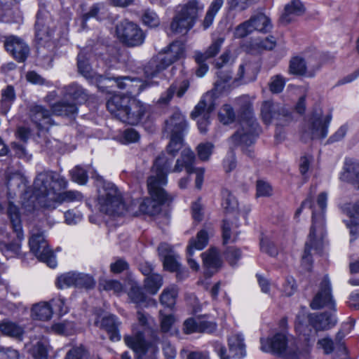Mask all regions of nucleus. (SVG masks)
I'll return each mask as SVG.
<instances>
[{
	"mask_svg": "<svg viewBox=\"0 0 359 359\" xmlns=\"http://www.w3.org/2000/svg\"><path fill=\"white\" fill-rule=\"evenodd\" d=\"M327 201V194L325 192H322L318 196L315 204H313L311 201L307 198L302 202L300 208L295 212V217H297L305 207L308 206L309 208L312 209V224L302 260V264L306 270H310L311 266V251H318L320 248L322 240L325 234V212Z\"/></svg>",
	"mask_w": 359,
	"mask_h": 359,
	"instance_id": "obj_1",
	"label": "nucleus"
},
{
	"mask_svg": "<svg viewBox=\"0 0 359 359\" xmlns=\"http://www.w3.org/2000/svg\"><path fill=\"white\" fill-rule=\"evenodd\" d=\"M172 160L163 156L158 158L151 167L147 179V187L150 198H146L140 205V210L144 214L155 215L161 211V206L168 196L163 187L167 184L168 172L170 170Z\"/></svg>",
	"mask_w": 359,
	"mask_h": 359,
	"instance_id": "obj_2",
	"label": "nucleus"
},
{
	"mask_svg": "<svg viewBox=\"0 0 359 359\" xmlns=\"http://www.w3.org/2000/svg\"><path fill=\"white\" fill-rule=\"evenodd\" d=\"M67 186L66 179L55 172L46 170L39 173L34 182V194L39 204L45 208L55 209L57 193Z\"/></svg>",
	"mask_w": 359,
	"mask_h": 359,
	"instance_id": "obj_3",
	"label": "nucleus"
},
{
	"mask_svg": "<svg viewBox=\"0 0 359 359\" xmlns=\"http://www.w3.org/2000/svg\"><path fill=\"white\" fill-rule=\"evenodd\" d=\"M7 215L15 237L0 226V250L4 256L11 257L20 253L24 232L19 208L13 202L8 203Z\"/></svg>",
	"mask_w": 359,
	"mask_h": 359,
	"instance_id": "obj_4",
	"label": "nucleus"
},
{
	"mask_svg": "<svg viewBox=\"0 0 359 359\" xmlns=\"http://www.w3.org/2000/svg\"><path fill=\"white\" fill-rule=\"evenodd\" d=\"M107 107L121 121L130 125L139 123L145 113V107L130 96L115 95L107 102Z\"/></svg>",
	"mask_w": 359,
	"mask_h": 359,
	"instance_id": "obj_5",
	"label": "nucleus"
},
{
	"mask_svg": "<svg viewBox=\"0 0 359 359\" xmlns=\"http://www.w3.org/2000/svg\"><path fill=\"white\" fill-rule=\"evenodd\" d=\"M204 7L201 0H186L179 4L170 24L172 32L178 34L187 32L194 27Z\"/></svg>",
	"mask_w": 359,
	"mask_h": 359,
	"instance_id": "obj_6",
	"label": "nucleus"
},
{
	"mask_svg": "<svg viewBox=\"0 0 359 359\" xmlns=\"http://www.w3.org/2000/svg\"><path fill=\"white\" fill-rule=\"evenodd\" d=\"M98 204L100 211L111 215H123L131 212L134 202L126 205L121 192L111 182H104L100 191Z\"/></svg>",
	"mask_w": 359,
	"mask_h": 359,
	"instance_id": "obj_7",
	"label": "nucleus"
},
{
	"mask_svg": "<svg viewBox=\"0 0 359 359\" xmlns=\"http://www.w3.org/2000/svg\"><path fill=\"white\" fill-rule=\"evenodd\" d=\"M257 135V123L249 112L245 118L241 120L236 132L229 138L231 147L241 146L243 153L250 158L254 157V152L250 146L254 144Z\"/></svg>",
	"mask_w": 359,
	"mask_h": 359,
	"instance_id": "obj_8",
	"label": "nucleus"
},
{
	"mask_svg": "<svg viewBox=\"0 0 359 359\" xmlns=\"http://www.w3.org/2000/svg\"><path fill=\"white\" fill-rule=\"evenodd\" d=\"M51 109L52 112L41 105L33 106L30 109V118L39 128H45L52 124V114L57 116H72L78 111L77 104L74 102H59L53 104Z\"/></svg>",
	"mask_w": 359,
	"mask_h": 359,
	"instance_id": "obj_9",
	"label": "nucleus"
},
{
	"mask_svg": "<svg viewBox=\"0 0 359 359\" xmlns=\"http://www.w3.org/2000/svg\"><path fill=\"white\" fill-rule=\"evenodd\" d=\"M331 116L316 109L305 120L301 128V138L304 142L325 138L327 135Z\"/></svg>",
	"mask_w": 359,
	"mask_h": 359,
	"instance_id": "obj_10",
	"label": "nucleus"
},
{
	"mask_svg": "<svg viewBox=\"0 0 359 359\" xmlns=\"http://www.w3.org/2000/svg\"><path fill=\"white\" fill-rule=\"evenodd\" d=\"M117 39L128 47H136L143 44L145 34L136 23L123 20L119 22L115 29Z\"/></svg>",
	"mask_w": 359,
	"mask_h": 359,
	"instance_id": "obj_11",
	"label": "nucleus"
},
{
	"mask_svg": "<svg viewBox=\"0 0 359 359\" xmlns=\"http://www.w3.org/2000/svg\"><path fill=\"white\" fill-rule=\"evenodd\" d=\"M29 245L30 251L39 260L46 263L50 268H55L57 266L55 257L50 249L43 232L32 230Z\"/></svg>",
	"mask_w": 359,
	"mask_h": 359,
	"instance_id": "obj_12",
	"label": "nucleus"
},
{
	"mask_svg": "<svg viewBox=\"0 0 359 359\" xmlns=\"http://www.w3.org/2000/svg\"><path fill=\"white\" fill-rule=\"evenodd\" d=\"M215 103L213 93L205 94L195 107L191 117L197 119L198 127L201 133H205L210 124V114L215 109Z\"/></svg>",
	"mask_w": 359,
	"mask_h": 359,
	"instance_id": "obj_13",
	"label": "nucleus"
},
{
	"mask_svg": "<svg viewBox=\"0 0 359 359\" xmlns=\"http://www.w3.org/2000/svg\"><path fill=\"white\" fill-rule=\"evenodd\" d=\"M261 114L263 121L266 124L276 121L278 126H283L289 124L292 120L291 113L287 109L271 101L263 102Z\"/></svg>",
	"mask_w": 359,
	"mask_h": 359,
	"instance_id": "obj_14",
	"label": "nucleus"
},
{
	"mask_svg": "<svg viewBox=\"0 0 359 359\" xmlns=\"http://www.w3.org/2000/svg\"><path fill=\"white\" fill-rule=\"evenodd\" d=\"M272 27L270 18L259 12L253 15L250 20L240 24L235 29L234 35L237 38H243L254 31L267 32Z\"/></svg>",
	"mask_w": 359,
	"mask_h": 359,
	"instance_id": "obj_15",
	"label": "nucleus"
},
{
	"mask_svg": "<svg viewBox=\"0 0 359 359\" xmlns=\"http://www.w3.org/2000/svg\"><path fill=\"white\" fill-rule=\"evenodd\" d=\"M317 57L318 55H316L315 58H302L299 56L292 57L290 61L289 73L295 76L313 77L321 66Z\"/></svg>",
	"mask_w": 359,
	"mask_h": 359,
	"instance_id": "obj_16",
	"label": "nucleus"
},
{
	"mask_svg": "<svg viewBox=\"0 0 359 359\" xmlns=\"http://www.w3.org/2000/svg\"><path fill=\"white\" fill-rule=\"evenodd\" d=\"M324 306L331 309L334 306L330 282L327 277H325L320 283V290L311 303V307L315 310L320 309Z\"/></svg>",
	"mask_w": 359,
	"mask_h": 359,
	"instance_id": "obj_17",
	"label": "nucleus"
},
{
	"mask_svg": "<svg viewBox=\"0 0 359 359\" xmlns=\"http://www.w3.org/2000/svg\"><path fill=\"white\" fill-rule=\"evenodd\" d=\"M4 46L6 50L19 62L25 61L28 56L29 47L21 39L17 36H10L6 37Z\"/></svg>",
	"mask_w": 359,
	"mask_h": 359,
	"instance_id": "obj_18",
	"label": "nucleus"
},
{
	"mask_svg": "<svg viewBox=\"0 0 359 359\" xmlns=\"http://www.w3.org/2000/svg\"><path fill=\"white\" fill-rule=\"evenodd\" d=\"M158 254L162 257L163 267L170 272L177 271L180 269V256L172 250L168 243H161L158 248Z\"/></svg>",
	"mask_w": 359,
	"mask_h": 359,
	"instance_id": "obj_19",
	"label": "nucleus"
},
{
	"mask_svg": "<svg viewBox=\"0 0 359 359\" xmlns=\"http://www.w3.org/2000/svg\"><path fill=\"white\" fill-rule=\"evenodd\" d=\"M261 349L264 352L282 355L287 348V339L285 334L277 333L273 337L261 339Z\"/></svg>",
	"mask_w": 359,
	"mask_h": 359,
	"instance_id": "obj_20",
	"label": "nucleus"
},
{
	"mask_svg": "<svg viewBox=\"0 0 359 359\" xmlns=\"http://www.w3.org/2000/svg\"><path fill=\"white\" fill-rule=\"evenodd\" d=\"M105 81L113 82L116 83L120 89H127L128 96L132 97L133 95L139 94L143 90V84L137 79H130L128 76L113 77L104 79Z\"/></svg>",
	"mask_w": 359,
	"mask_h": 359,
	"instance_id": "obj_21",
	"label": "nucleus"
},
{
	"mask_svg": "<svg viewBox=\"0 0 359 359\" xmlns=\"http://www.w3.org/2000/svg\"><path fill=\"white\" fill-rule=\"evenodd\" d=\"M187 128L184 116L179 111H175L169 119L165 121V130L170 135H184Z\"/></svg>",
	"mask_w": 359,
	"mask_h": 359,
	"instance_id": "obj_22",
	"label": "nucleus"
},
{
	"mask_svg": "<svg viewBox=\"0 0 359 359\" xmlns=\"http://www.w3.org/2000/svg\"><path fill=\"white\" fill-rule=\"evenodd\" d=\"M344 211L349 217V220L346 221V224L347 227L350 229L351 236L350 241L352 242L359 234L357 227L359 225V202L346 205Z\"/></svg>",
	"mask_w": 359,
	"mask_h": 359,
	"instance_id": "obj_23",
	"label": "nucleus"
},
{
	"mask_svg": "<svg viewBox=\"0 0 359 359\" xmlns=\"http://www.w3.org/2000/svg\"><path fill=\"white\" fill-rule=\"evenodd\" d=\"M184 45L181 41H174L164 50L163 53L158 55L162 58V62L170 66L184 55Z\"/></svg>",
	"mask_w": 359,
	"mask_h": 359,
	"instance_id": "obj_24",
	"label": "nucleus"
},
{
	"mask_svg": "<svg viewBox=\"0 0 359 359\" xmlns=\"http://www.w3.org/2000/svg\"><path fill=\"white\" fill-rule=\"evenodd\" d=\"M195 160V156L192 151L188 149H185L182 151L180 157L177 160L174 168L172 169V164L170 165V172H180L184 168L186 169L187 172L190 174L194 172L193 164Z\"/></svg>",
	"mask_w": 359,
	"mask_h": 359,
	"instance_id": "obj_25",
	"label": "nucleus"
},
{
	"mask_svg": "<svg viewBox=\"0 0 359 359\" xmlns=\"http://www.w3.org/2000/svg\"><path fill=\"white\" fill-rule=\"evenodd\" d=\"M259 72L258 65L255 62H245L239 66L236 80L247 83L256 79Z\"/></svg>",
	"mask_w": 359,
	"mask_h": 359,
	"instance_id": "obj_26",
	"label": "nucleus"
},
{
	"mask_svg": "<svg viewBox=\"0 0 359 359\" xmlns=\"http://www.w3.org/2000/svg\"><path fill=\"white\" fill-rule=\"evenodd\" d=\"M312 328V325L309 321V315L306 314L305 309H302L297 315L295 330L299 335L304 337V339L308 341L309 337L313 332Z\"/></svg>",
	"mask_w": 359,
	"mask_h": 359,
	"instance_id": "obj_27",
	"label": "nucleus"
},
{
	"mask_svg": "<svg viewBox=\"0 0 359 359\" xmlns=\"http://www.w3.org/2000/svg\"><path fill=\"white\" fill-rule=\"evenodd\" d=\"M135 336H126L124 341L128 346L131 348L134 351L140 355L146 353L149 347L144 340L141 330H136L135 327L133 328Z\"/></svg>",
	"mask_w": 359,
	"mask_h": 359,
	"instance_id": "obj_28",
	"label": "nucleus"
},
{
	"mask_svg": "<svg viewBox=\"0 0 359 359\" xmlns=\"http://www.w3.org/2000/svg\"><path fill=\"white\" fill-rule=\"evenodd\" d=\"M309 321L316 332L328 330L336 323L334 318L327 313L309 314Z\"/></svg>",
	"mask_w": 359,
	"mask_h": 359,
	"instance_id": "obj_29",
	"label": "nucleus"
},
{
	"mask_svg": "<svg viewBox=\"0 0 359 359\" xmlns=\"http://www.w3.org/2000/svg\"><path fill=\"white\" fill-rule=\"evenodd\" d=\"M189 83L187 81L184 80L182 82L173 83L169 88L161 95L158 100L161 104H167L172 98L175 93H177V97H181L186 93L189 88Z\"/></svg>",
	"mask_w": 359,
	"mask_h": 359,
	"instance_id": "obj_30",
	"label": "nucleus"
},
{
	"mask_svg": "<svg viewBox=\"0 0 359 359\" xmlns=\"http://www.w3.org/2000/svg\"><path fill=\"white\" fill-rule=\"evenodd\" d=\"M210 233V228L208 229H203L198 231L196 238L190 239L187 246V253L189 255H193L194 250H203L208 243L209 234Z\"/></svg>",
	"mask_w": 359,
	"mask_h": 359,
	"instance_id": "obj_31",
	"label": "nucleus"
},
{
	"mask_svg": "<svg viewBox=\"0 0 359 359\" xmlns=\"http://www.w3.org/2000/svg\"><path fill=\"white\" fill-rule=\"evenodd\" d=\"M304 11V6L299 0H292L285 6L284 13L280 17V22L287 25L294 20V16L302 14Z\"/></svg>",
	"mask_w": 359,
	"mask_h": 359,
	"instance_id": "obj_32",
	"label": "nucleus"
},
{
	"mask_svg": "<svg viewBox=\"0 0 359 359\" xmlns=\"http://www.w3.org/2000/svg\"><path fill=\"white\" fill-rule=\"evenodd\" d=\"M228 345L230 351L234 356L241 358L245 356V344L243 336L240 333H233L228 338Z\"/></svg>",
	"mask_w": 359,
	"mask_h": 359,
	"instance_id": "obj_33",
	"label": "nucleus"
},
{
	"mask_svg": "<svg viewBox=\"0 0 359 359\" xmlns=\"http://www.w3.org/2000/svg\"><path fill=\"white\" fill-rule=\"evenodd\" d=\"M203 265L210 271H216L222 266V260L216 248H211L201 254Z\"/></svg>",
	"mask_w": 359,
	"mask_h": 359,
	"instance_id": "obj_34",
	"label": "nucleus"
},
{
	"mask_svg": "<svg viewBox=\"0 0 359 359\" xmlns=\"http://www.w3.org/2000/svg\"><path fill=\"white\" fill-rule=\"evenodd\" d=\"M0 332L5 336L22 340L24 328L14 322L4 320L0 323Z\"/></svg>",
	"mask_w": 359,
	"mask_h": 359,
	"instance_id": "obj_35",
	"label": "nucleus"
},
{
	"mask_svg": "<svg viewBox=\"0 0 359 359\" xmlns=\"http://www.w3.org/2000/svg\"><path fill=\"white\" fill-rule=\"evenodd\" d=\"M121 322L114 315L104 316L100 323V326L104 327L110 334L109 338L111 341H119L121 335L118 331V327Z\"/></svg>",
	"mask_w": 359,
	"mask_h": 359,
	"instance_id": "obj_36",
	"label": "nucleus"
},
{
	"mask_svg": "<svg viewBox=\"0 0 359 359\" xmlns=\"http://www.w3.org/2000/svg\"><path fill=\"white\" fill-rule=\"evenodd\" d=\"M26 348L35 359H47L48 342L45 339L33 340L26 344Z\"/></svg>",
	"mask_w": 359,
	"mask_h": 359,
	"instance_id": "obj_37",
	"label": "nucleus"
},
{
	"mask_svg": "<svg viewBox=\"0 0 359 359\" xmlns=\"http://www.w3.org/2000/svg\"><path fill=\"white\" fill-rule=\"evenodd\" d=\"M168 67L169 66L165 62H163L162 58L158 55L146 65L144 67V74L148 78H154Z\"/></svg>",
	"mask_w": 359,
	"mask_h": 359,
	"instance_id": "obj_38",
	"label": "nucleus"
},
{
	"mask_svg": "<svg viewBox=\"0 0 359 359\" xmlns=\"http://www.w3.org/2000/svg\"><path fill=\"white\" fill-rule=\"evenodd\" d=\"M210 328H214V326L206 321H196L194 318H189L184 323V331L186 334L208 332Z\"/></svg>",
	"mask_w": 359,
	"mask_h": 359,
	"instance_id": "obj_39",
	"label": "nucleus"
},
{
	"mask_svg": "<svg viewBox=\"0 0 359 359\" xmlns=\"http://www.w3.org/2000/svg\"><path fill=\"white\" fill-rule=\"evenodd\" d=\"M65 95L70 97L77 102H82L87 99V93L76 83H72L64 87Z\"/></svg>",
	"mask_w": 359,
	"mask_h": 359,
	"instance_id": "obj_40",
	"label": "nucleus"
},
{
	"mask_svg": "<svg viewBox=\"0 0 359 359\" xmlns=\"http://www.w3.org/2000/svg\"><path fill=\"white\" fill-rule=\"evenodd\" d=\"M183 136L182 135H170V142L167 147L168 154L162 153L154 161V162L162 156L166 158L172 160L173 163L174 157L178 151L182 147Z\"/></svg>",
	"mask_w": 359,
	"mask_h": 359,
	"instance_id": "obj_41",
	"label": "nucleus"
},
{
	"mask_svg": "<svg viewBox=\"0 0 359 359\" xmlns=\"http://www.w3.org/2000/svg\"><path fill=\"white\" fill-rule=\"evenodd\" d=\"M52 315V308L46 302L37 304L32 309V316L36 320H48L50 319Z\"/></svg>",
	"mask_w": 359,
	"mask_h": 359,
	"instance_id": "obj_42",
	"label": "nucleus"
},
{
	"mask_svg": "<svg viewBox=\"0 0 359 359\" xmlns=\"http://www.w3.org/2000/svg\"><path fill=\"white\" fill-rule=\"evenodd\" d=\"M178 287L175 285L165 287L160 296L161 303L165 306L173 307L178 295Z\"/></svg>",
	"mask_w": 359,
	"mask_h": 359,
	"instance_id": "obj_43",
	"label": "nucleus"
},
{
	"mask_svg": "<svg viewBox=\"0 0 359 359\" xmlns=\"http://www.w3.org/2000/svg\"><path fill=\"white\" fill-rule=\"evenodd\" d=\"M223 39H217L209 46L204 53H197L195 55L196 62H201L216 55L221 48Z\"/></svg>",
	"mask_w": 359,
	"mask_h": 359,
	"instance_id": "obj_44",
	"label": "nucleus"
},
{
	"mask_svg": "<svg viewBox=\"0 0 359 359\" xmlns=\"http://www.w3.org/2000/svg\"><path fill=\"white\" fill-rule=\"evenodd\" d=\"M15 99V93L12 86H7L6 88L2 89L0 102L4 113L8 111Z\"/></svg>",
	"mask_w": 359,
	"mask_h": 359,
	"instance_id": "obj_45",
	"label": "nucleus"
},
{
	"mask_svg": "<svg viewBox=\"0 0 359 359\" xmlns=\"http://www.w3.org/2000/svg\"><path fill=\"white\" fill-rule=\"evenodd\" d=\"M162 285L163 278L159 274H151L145 279V287L152 294H155Z\"/></svg>",
	"mask_w": 359,
	"mask_h": 359,
	"instance_id": "obj_46",
	"label": "nucleus"
},
{
	"mask_svg": "<svg viewBox=\"0 0 359 359\" xmlns=\"http://www.w3.org/2000/svg\"><path fill=\"white\" fill-rule=\"evenodd\" d=\"M95 285L93 277L89 274L76 271L75 287L93 288Z\"/></svg>",
	"mask_w": 359,
	"mask_h": 359,
	"instance_id": "obj_47",
	"label": "nucleus"
},
{
	"mask_svg": "<svg viewBox=\"0 0 359 359\" xmlns=\"http://www.w3.org/2000/svg\"><path fill=\"white\" fill-rule=\"evenodd\" d=\"M351 328V325L346 324L344 325L342 330L338 332L335 339V348L336 353L340 355L346 356L347 353L346 348L342 342V339L345 337L346 332H348Z\"/></svg>",
	"mask_w": 359,
	"mask_h": 359,
	"instance_id": "obj_48",
	"label": "nucleus"
},
{
	"mask_svg": "<svg viewBox=\"0 0 359 359\" xmlns=\"http://www.w3.org/2000/svg\"><path fill=\"white\" fill-rule=\"evenodd\" d=\"M76 271H69L60 275L56 281L58 288L64 289L69 287H75Z\"/></svg>",
	"mask_w": 359,
	"mask_h": 359,
	"instance_id": "obj_49",
	"label": "nucleus"
},
{
	"mask_svg": "<svg viewBox=\"0 0 359 359\" xmlns=\"http://www.w3.org/2000/svg\"><path fill=\"white\" fill-rule=\"evenodd\" d=\"M57 203L81 201L83 199V194L78 191H67L62 193H57Z\"/></svg>",
	"mask_w": 359,
	"mask_h": 359,
	"instance_id": "obj_50",
	"label": "nucleus"
},
{
	"mask_svg": "<svg viewBox=\"0 0 359 359\" xmlns=\"http://www.w3.org/2000/svg\"><path fill=\"white\" fill-rule=\"evenodd\" d=\"M346 177L353 183H359V162L349 161L346 163Z\"/></svg>",
	"mask_w": 359,
	"mask_h": 359,
	"instance_id": "obj_51",
	"label": "nucleus"
},
{
	"mask_svg": "<svg viewBox=\"0 0 359 359\" xmlns=\"http://www.w3.org/2000/svg\"><path fill=\"white\" fill-rule=\"evenodd\" d=\"M218 117L220 122L224 125L232 123L235 119L233 108L229 104L223 105L219 111Z\"/></svg>",
	"mask_w": 359,
	"mask_h": 359,
	"instance_id": "obj_52",
	"label": "nucleus"
},
{
	"mask_svg": "<svg viewBox=\"0 0 359 359\" xmlns=\"http://www.w3.org/2000/svg\"><path fill=\"white\" fill-rule=\"evenodd\" d=\"M78 69L80 74L84 77L90 79L94 77V73L92 71L90 66L88 62L85 60V57L83 54L80 53L78 55Z\"/></svg>",
	"mask_w": 359,
	"mask_h": 359,
	"instance_id": "obj_53",
	"label": "nucleus"
},
{
	"mask_svg": "<svg viewBox=\"0 0 359 359\" xmlns=\"http://www.w3.org/2000/svg\"><path fill=\"white\" fill-rule=\"evenodd\" d=\"M285 85V78L280 74H277L271 78L269 84V90L273 93H280L283 91Z\"/></svg>",
	"mask_w": 359,
	"mask_h": 359,
	"instance_id": "obj_54",
	"label": "nucleus"
},
{
	"mask_svg": "<svg viewBox=\"0 0 359 359\" xmlns=\"http://www.w3.org/2000/svg\"><path fill=\"white\" fill-rule=\"evenodd\" d=\"M222 205L226 211L233 212L237 210L238 204L236 198L229 191H224Z\"/></svg>",
	"mask_w": 359,
	"mask_h": 359,
	"instance_id": "obj_55",
	"label": "nucleus"
},
{
	"mask_svg": "<svg viewBox=\"0 0 359 359\" xmlns=\"http://www.w3.org/2000/svg\"><path fill=\"white\" fill-rule=\"evenodd\" d=\"M142 20L144 25L149 27H156L159 25L160 20L156 13L151 10H146L142 16Z\"/></svg>",
	"mask_w": 359,
	"mask_h": 359,
	"instance_id": "obj_56",
	"label": "nucleus"
},
{
	"mask_svg": "<svg viewBox=\"0 0 359 359\" xmlns=\"http://www.w3.org/2000/svg\"><path fill=\"white\" fill-rule=\"evenodd\" d=\"M214 149V144L211 142L201 143L197 147V152L199 158L202 161H208Z\"/></svg>",
	"mask_w": 359,
	"mask_h": 359,
	"instance_id": "obj_57",
	"label": "nucleus"
},
{
	"mask_svg": "<svg viewBox=\"0 0 359 359\" xmlns=\"http://www.w3.org/2000/svg\"><path fill=\"white\" fill-rule=\"evenodd\" d=\"M72 180L79 184H85L88 181L86 170L79 165L74 168L71 171Z\"/></svg>",
	"mask_w": 359,
	"mask_h": 359,
	"instance_id": "obj_58",
	"label": "nucleus"
},
{
	"mask_svg": "<svg viewBox=\"0 0 359 359\" xmlns=\"http://www.w3.org/2000/svg\"><path fill=\"white\" fill-rule=\"evenodd\" d=\"M128 296L135 304H141L144 302L146 300L144 293L142 292V289L136 285L132 286L130 292H128Z\"/></svg>",
	"mask_w": 359,
	"mask_h": 359,
	"instance_id": "obj_59",
	"label": "nucleus"
},
{
	"mask_svg": "<svg viewBox=\"0 0 359 359\" xmlns=\"http://www.w3.org/2000/svg\"><path fill=\"white\" fill-rule=\"evenodd\" d=\"M317 348L322 349L325 354H330L334 350L336 351L335 344H334L332 339L329 337H324L319 339L317 342Z\"/></svg>",
	"mask_w": 359,
	"mask_h": 359,
	"instance_id": "obj_60",
	"label": "nucleus"
},
{
	"mask_svg": "<svg viewBox=\"0 0 359 359\" xmlns=\"http://www.w3.org/2000/svg\"><path fill=\"white\" fill-rule=\"evenodd\" d=\"M88 352L82 346L74 347L70 349L65 357V359H88Z\"/></svg>",
	"mask_w": 359,
	"mask_h": 359,
	"instance_id": "obj_61",
	"label": "nucleus"
},
{
	"mask_svg": "<svg viewBox=\"0 0 359 359\" xmlns=\"http://www.w3.org/2000/svg\"><path fill=\"white\" fill-rule=\"evenodd\" d=\"M260 249L263 252H265L270 256L273 257L278 254L277 249L274 244L266 237H262L261 238Z\"/></svg>",
	"mask_w": 359,
	"mask_h": 359,
	"instance_id": "obj_62",
	"label": "nucleus"
},
{
	"mask_svg": "<svg viewBox=\"0 0 359 359\" xmlns=\"http://www.w3.org/2000/svg\"><path fill=\"white\" fill-rule=\"evenodd\" d=\"M272 194L271 185L263 180L257 182V196L260 197L269 196Z\"/></svg>",
	"mask_w": 359,
	"mask_h": 359,
	"instance_id": "obj_63",
	"label": "nucleus"
},
{
	"mask_svg": "<svg viewBox=\"0 0 359 359\" xmlns=\"http://www.w3.org/2000/svg\"><path fill=\"white\" fill-rule=\"evenodd\" d=\"M0 359H19V353L12 348L0 347Z\"/></svg>",
	"mask_w": 359,
	"mask_h": 359,
	"instance_id": "obj_64",
	"label": "nucleus"
}]
</instances>
